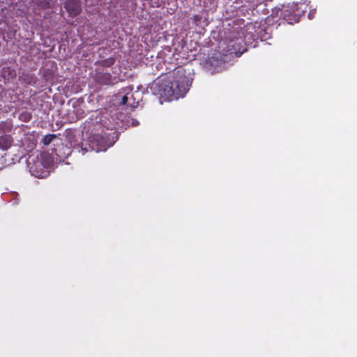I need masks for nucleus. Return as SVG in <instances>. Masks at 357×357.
Masks as SVG:
<instances>
[{"instance_id": "1", "label": "nucleus", "mask_w": 357, "mask_h": 357, "mask_svg": "<svg viewBox=\"0 0 357 357\" xmlns=\"http://www.w3.org/2000/svg\"><path fill=\"white\" fill-rule=\"evenodd\" d=\"M191 83L192 80L185 75V70L179 68L172 80L164 81L159 84L158 93L165 100H176L188 91Z\"/></svg>"}, {"instance_id": "8", "label": "nucleus", "mask_w": 357, "mask_h": 357, "mask_svg": "<svg viewBox=\"0 0 357 357\" xmlns=\"http://www.w3.org/2000/svg\"><path fill=\"white\" fill-rule=\"evenodd\" d=\"M283 6L284 5L282 6V8H275L274 9H273L271 16L273 18L279 17L280 20H289V18L287 17V16L285 15V12L284 10H283Z\"/></svg>"}, {"instance_id": "16", "label": "nucleus", "mask_w": 357, "mask_h": 357, "mask_svg": "<svg viewBox=\"0 0 357 357\" xmlns=\"http://www.w3.org/2000/svg\"><path fill=\"white\" fill-rule=\"evenodd\" d=\"M80 151L82 152V154H84V153H86V152H88V151H89V150H88V148H87L86 146H84H84H82V148H81V151Z\"/></svg>"}, {"instance_id": "11", "label": "nucleus", "mask_w": 357, "mask_h": 357, "mask_svg": "<svg viewBox=\"0 0 357 357\" xmlns=\"http://www.w3.org/2000/svg\"><path fill=\"white\" fill-rule=\"evenodd\" d=\"M56 137V136L54 134H48L44 136L42 142L44 145L47 146L49 145L52 142V140Z\"/></svg>"}, {"instance_id": "13", "label": "nucleus", "mask_w": 357, "mask_h": 357, "mask_svg": "<svg viewBox=\"0 0 357 357\" xmlns=\"http://www.w3.org/2000/svg\"><path fill=\"white\" fill-rule=\"evenodd\" d=\"M128 101V95H125L123 96L121 100V104L122 105H127Z\"/></svg>"}, {"instance_id": "7", "label": "nucleus", "mask_w": 357, "mask_h": 357, "mask_svg": "<svg viewBox=\"0 0 357 357\" xmlns=\"http://www.w3.org/2000/svg\"><path fill=\"white\" fill-rule=\"evenodd\" d=\"M13 139L10 135L0 136V149L3 151L8 150L12 145Z\"/></svg>"}, {"instance_id": "5", "label": "nucleus", "mask_w": 357, "mask_h": 357, "mask_svg": "<svg viewBox=\"0 0 357 357\" xmlns=\"http://www.w3.org/2000/svg\"><path fill=\"white\" fill-rule=\"evenodd\" d=\"M64 8L72 17L77 16L82 10L80 0H66Z\"/></svg>"}, {"instance_id": "14", "label": "nucleus", "mask_w": 357, "mask_h": 357, "mask_svg": "<svg viewBox=\"0 0 357 357\" xmlns=\"http://www.w3.org/2000/svg\"><path fill=\"white\" fill-rule=\"evenodd\" d=\"M229 46V47H232L234 48V50H235V54H238V55H241V54L243 53V52H244V50H243V51H240V50L237 51V50H236V48H235V45H234V44H230Z\"/></svg>"}, {"instance_id": "3", "label": "nucleus", "mask_w": 357, "mask_h": 357, "mask_svg": "<svg viewBox=\"0 0 357 357\" xmlns=\"http://www.w3.org/2000/svg\"><path fill=\"white\" fill-rule=\"evenodd\" d=\"M93 80L100 86H112L118 83L120 79L104 70L96 69Z\"/></svg>"}, {"instance_id": "6", "label": "nucleus", "mask_w": 357, "mask_h": 357, "mask_svg": "<svg viewBox=\"0 0 357 357\" xmlns=\"http://www.w3.org/2000/svg\"><path fill=\"white\" fill-rule=\"evenodd\" d=\"M36 160H38V165L43 166L47 170L52 166L54 162L52 157L47 152H41L39 155L36 158Z\"/></svg>"}, {"instance_id": "10", "label": "nucleus", "mask_w": 357, "mask_h": 357, "mask_svg": "<svg viewBox=\"0 0 357 357\" xmlns=\"http://www.w3.org/2000/svg\"><path fill=\"white\" fill-rule=\"evenodd\" d=\"M283 10L285 12V15H287L289 20H286L289 24H292L293 21H295V16L293 14V12L289 9V7L283 6Z\"/></svg>"}, {"instance_id": "4", "label": "nucleus", "mask_w": 357, "mask_h": 357, "mask_svg": "<svg viewBox=\"0 0 357 357\" xmlns=\"http://www.w3.org/2000/svg\"><path fill=\"white\" fill-rule=\"evenodd\" d=\"M38 160L33 159V162H28V167L32 175L36 178H45L48 176L49 172L43 166L38 165Z\"/></svg>"}, {"instance_id": "17", "label": "nucleus", "mask_w": 357, "mask_h": 357, "mask_svg": "<svg viewBox=\"0 0 357 357\" xmlns=\"http://www.w3.org/2000/svg\"><path fill=\"white\" fill-rule=\"evenodd\" d=\"M241 42H242V40L241 38H237L235 44L236 43V44L239 45V44H241Z\"/></svg>"}, {"instance_id": "9", "label": "nucleus", "mask_w": 357, "mask_h": 357, "mask_svg": "<svg viewBox=\"0 0 357 357\" xmlns=\"http://www.w3.org/2000/svg\"><path fill=\"white\" fill-rule=\"evenodd\" d=\"M115 63V59L114 57H109L106 59L100 61L98 64L104 68H109L113 66Z\"/></svg>"}, {"instance_id": "2", "label": "nucleus", "mask_w": 357, "mask_h": 357, "mask_svg": "<svg viewBox=\"0 0 357 357\" xmlns=\"http://www.w3.org/2000/svg\"><path fill=\"white\" fill-rule=\"evenodd\" d=\"M114 143L106 134H95L90 137L88 146L91 151L98 153L106 151Z\"/></svg>"}, {"instance_id": "15", "label": "nucleus", "mask_w": 357, "mask_h": 357, "mask_svg": "<svg viewBox=\"0 0 357 357\" xmlns=\"http://www.w3.org/2000/svg\"><path fill=\"white\" fill-rule=\"evenodd\" d=\"M201 18H202V17H201V16H200V15H195L193 16V20H194L195 22H197L199 21V20H201Z\"/></svg>"}, {"instance_id": "12", "label": "nucleus", "mask_w": 357, "mask_h": 357, "mask_svg": "<svg viewBox=\"0 0 357 357\" xmlns=\"http://www.w3.org/2000/svg\"><path fill=\"white\" fill-rule=\"evenodd\" d=\"M21 119H22L24 121H29L31 119V114L29 112H24L21 114Z\"/></svg>"}]
</instances>
